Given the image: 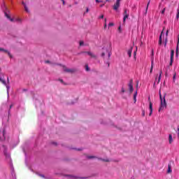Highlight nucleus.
<instances>
[{
    "label": "nucleus",
    "mask_w": 179,
    "mask_h": 179,
    "mask_svg": "<svg viewBox=\"0 0 179 179\" xmlns=\"http://www.w3.org/2000/svg\"><path fill=\"white\" fill-rule=\"evenodd\" d=\"M159 99H160V106L159 108V112L162 111L166 107H167V103H166V98L164 96V98L162 97V92L159 91Z\"/></svg>",
    "instance_id": "f257e3e1"
},
{
    "label": "nucleus",
    "mask_w": 179,
    "mask_h": 179,
    "mask_svg": "<svg viewBox=\"0 0 179 179\" xmlns=\"http://www.w3.org/2000/svg\"><path fill=\"white\" fill-rule=\"evenodd\" d=\"M1 76H3V73H2V69L0 68V82H1V83H3V85L6 86L7 93H9V86L8 85H6V81L4 80L3 79H2V78H1Z\"/></svg>",
    "instance_id": "f03ea898"
},
{
    "label": "nucleus",
    "mask_w": 179,
    "mask_h": 179,
    "mask_svg": "<svg viewBox=\"0 0 179 179\" xmlns=\"http://www.w3.org/2000/svg\"><path fill=\"white\" fill-rule=\"evenodd\" d=\"M5 16L7 17V19H9L10 22H18L19 23H21L22 19L20 18H10V16H9V14L5 13Z\"/></svg>",
    "instance_id": "7ed1b4c3"
},
{
    "label": "nucleus",
    "mask_w": 179,
    "mask_h": 179,
    "mask_svg": "<svg viewBox=\"0 0 179 179\" xmlns=\"http://www.w3.org/2000/svg\"><path fill=\"white\" fill-rule=\"evenodd\" d=\"M148 101L150 103L149 105V108H150V113L149 115H152V114H153V103H152V101H150V97H148Z\"/></svg>",
    "instance_id": "20e7f679"
},
{
    "label": "nucleus",
    "mask_w": 179,
    "mask_h": 179,
    "mask_svg": "<svg viewBox=\"0 0 179 179\" xmlns=\"http://www.w3.org/2000/svg\"><path fill=\"white\" fill-rule=\"evenodd\" d=\"M129 17V13H128V10L127 9L124 10V17H123V22L125 23V20Z\"/></svg>",
    "instance_id": "39448f33"
},
{
    "label": "nucleus",
    "mask_w": 179,
    "mask_h": 179,
    "mask_svg": "<svg viewBox=\"0 0 179 179\" xmlns=\"http://www.w3.org/2000/svg\"><path fill=\"white\" fill-rule=\"evenodd\" d=\"M111 50H112L111 43H109L107 45V50H106V52L108 53V58H110V57H111Z\"/></svg>",
    "instance_id": "423d86ee"
},
{
    "label": "nucleus",
    "mask_w": 179,
    "mask_h": 179,
    "mask_svg": "<svg viewBox=\"0 0 179 179\" xmlns=\"http://www.w3.org/2000/svg\"><path fill=\"white\" fill-rule=\"evenodd\" d=\"M121 2V0H116V3L113 6V9L115 10H118V8H120V3Z\"/></svg>",
    "instance_id": "0eeeda50"
},
{
    "label": "nucleus",
    "mask_w": 179,
    "mask_h": 179,
    "mask_svg": "<svg viewBox=\"0 0 179 179\" xmlns=\"http://www.w3.org/2000/svg\"><path fill=\"white\" fill-rule=\"evenodd\" d=\"M174 61V50H171V62H170V66H171V65H173V62Z\"/></svg>",
    "instance_id": "6e6552de"
},
{
    "label": "nucleus",
    "mask_w": 179,
    "mask_h": 179,
    "mask_svg": "<svg viewBox=\"0 0 179 179\" xmlns=\"http://www.w3.org/2000/svg\"><path fill=\"white\" fill-rule=\"evenodd\" d=\"M3 149L4 155L7 159H9V157H10V155L6 152V147L5 145H3Z\"/></svg>",
    "instance_id": "1a4fd4ad"
},
{
    "label": "nucleus",
    "mask_w": 179,
    "mask_h": 179,
    "mask_svg": "<svg viewBox=\"0 0 179 179\" xmlns=\"http://www.w3.org/2000/svg\"><path fill=\"white\" fill-rule=\"evenodd\" d=\"M129 89L130 91V93H132V92H134V85H132V80H131L129 83Z\"/></svg>",
    "instance_id": "9d476101"
},
{
    "label": "nucleus",
    "mask_w": 179,
    "mask_h": 179,
    "mask_svg": "<svg viewBox=\"0 0 179 179\" xmlns=\"http://www.w3.org/2000/svg\"><path fill=\"white\" fill-rule=\"evenodd\" d=\"M0 51L8 54V57H10V58H12V55H10V53L8 50H6L3 48H0Z\"/></svg>",
    "instance_id": "9b49d317"
},
{
    "label": "nucleus",
    "mask_w": 179,
    "mask_h": 179,
    "mask_svg": "<svg viewBox=\"0 0 179 179\" xmlns=\"http://www.w3.org/2000/svg\"><path fill=\"white\" fill-rule=\"evenodd\" d=\"M132 50H133V48L131 47L127 51V55H129V58H131L132 55Z\"/></svg>",
    "instance_id": "f8f14e48"
},
{
    "label": "nucleus",
    "mask_w": 179,
    "mask_h": 179,
    "mask_svg": "<svg viewBox=\"0 0 179 179\" xmlns=\"http://www.w3.org/2000/svg\"><path fill=\"white\" fill-rule=\"evenodd\" d=\"M174 141L173 140V135L169 134V142L170 143V145H171V143H173Z\"/></svg>",
    "instance_id": "ddd939ff"
},
{
    "label": "nucleus",
    "mask_w": 179,
    "mask_h": 179,
    "mask_svg": "<svg viewBox=\"0 0 179 179\" xmlns=\"http://www.w3.org/2000/svg\"><path fill=\"white\" fill-rule=\"evenodd\" d=\"M63 71H64V72H73V69H66L64 66H63Z\"/></svg>",
    "instance_id": "4468645a"
},
{
    "label": "nucleus",
    "mask_w": 179,
    "mask_h": 179,
    "mask_svg": "<svg viewBox=\"0 0 179 179\" xmlns=\"http://www.w3.org/2000/svg\"><path fill=\"white\" fill-rule=\"evenodd\" d=\"M22 5L24 6V10L27 11V13H29V8H27V6H26V3L24 2H22Z\"/></svg>",
    "instance_id": "2eb2a0df"
},
{
    "label": "nucleus",
    "mask_w": 179,
    "mask_h": 179,
    "mask_svg": "<svg viewBox=\"0 0 179 179\" xmlns=\"http://www.w3.org/2000/svg\"><path fill=\"white\" fill-rule=\"evenodd\" d=\"M87 54L90 55L92 58L96 57V55H94L92 52H87Z\"/></svg>",
    "instance_id": "dca6fc26"
},
{
    "label": "nucleus",
    "mask_w": 179,
    "mask_h": 179,
    "mask_svg": "<svg viewBox=\"0 0 179 179\" xmlns=\"http://www.w3.org/2000/svg\"><path fill=\"white\" fill-rule=\"evenodd\" d=\"M163 73V71H159V76L158 77V83L160 82V80L162 79V75Z\"/></svg>",
    "instance_id": "f3484780"
},
{
    "label": "nucleus",
    "mask_w": 179,
    "mask_h": 179,
    "mask_svg": "<svg viewBox=\"0 0 179 179\" xmlns=\"http://www.w3.org/2000/svg\"><path fill=\"white\" fill-rule=\"evenodd\" d=\"M162 36H163V31H162L161 35L159 36V45H162Z\"/></svg>",
    "instance_id": "a211bd4d"
},
{
    "label": "nucleus",
    "mask_w": 179,
    "mask_h": 179,
    "mask_svg": "<svg viewBox=\"0 0 179 179\" xmlns=\"http://www.w3.org/2000/svg\"><path fill=\"white\" fill-rule=\"evenodd\" d=\"M178 44H179V38L178 40V43L176 47V57H178Z\"/></svg>",
    "instance_id": "6ab92c4d"
},
{
    "label": "nucleus",
    "mask_w": 179,
    "mask_h": 179,
    "mask_svg": "<svg viewBox=\"0 0 179 179\" xmlns=\"http://www.w3.org/2000/svg\"><path fill=\"white\" fill-rule=\"evenodd\" d=\"M136 96H138V92H136L134 95V103H136Z\"/></svg>",
    "instance_id": "aec40b11"
},
{
    "label": "nucleus",
    "mask_w": 179,
    "mask_h": 179,
    "mask_svg": "<svg viewBox=\"0 0 179 179\" xmlns=\"http://www.w3.org/2000/svg\"><path fill=\"white\" fill-rule=\"evenodd\" d=\"M167 173H171V166H170V165L168 166Z\"/></svg>",
    "instance_id": "412c9836"
},
{
    "label": "nucleus",
    "mask_w": 179,
    "mask_h": 179,
    "mask_svg": "<svg viewBox=\"0 0 179 179\" xmlns=\"http://www.w3.org/2000/svg\"><path fill=\"white\" fill-rule=\"evenodd\" d=\"M152 72H153V62H152L151 69L150 71V73H152Z\"/></svg>",
    "instance_id": "4be33fe9"
},
{
    "label": "nucleus",
    "mask_w": 179,
    "mask_h": 179,
    "mask_svg": "<svg viewBox=\"0 0 179 179\" xmlns=\"http://www.w3.org/2000/svg\"><path fill=\"white\" fill-rule=\"evenodd\" d=\"M104 29H107V18H105Z\"/></svg>",
    "instance_id": "5701e85b"
},
{
    "label": "nucleus",
    "mask_w": 179,
    "mask_h": 179,
    "mask_svg": "<svg viewBox=\"0 0 179 179\" xmlns=\"http://www.w3.org/2000/svg\"><path fill=\"white\" fill-rule=\"evenodd\" d=\"M179 18V9L177 10L176 19Z\"/></svg>",
    "instance_id": "b1692460"
},
{
    "label": "nucleus",
    "mask_w": 179,
    "mask_h": 179,
    "mask_svg": "<svg viewBox=\"0 0 179 179\" xmlns=\"http://www.w3.org/2000/svg\"><path fill=\"white\" fill-rule=\"evenodd\" d=\"M150 3V1H148V4H147V7H146V12H148V9H149V4Z\"/></svg>",
    "instance_id": "393cba45"
},
{
    "label": "nucleus",
    "mask_w": 179,
    "mask_h": 179,
    "mask_svg": "<svg viewBox=\"0 0 179 179\" xmlns=\"http://www.w3.org/2000/svg\"><path fill=\"white\" fill-rule=\"evenodd\" d=\"M113 26H114V23L110 22V23L108 24V27H113Z\"/></svg>",
    "instance_id": "a878e982"
},
{
    "label": "nucleus",
    "mask_w": 179,
    "mask_h": 179,
    "mask_svg": "<svg viewBox=\"0 0 179 179\" xmlns=\"http://www.w3.org/2000/svg\"><path fill=\"white\" fill-rule=\"evenodd\" d=\"M176 76H177V73H175L173 74V80H176Z\"/></svg>",
    "instance_id": "bb28decb"
},
{
    "label": "nucleus",
    "mask_w": 179,
    "mask_h": 179,
    "mask_svg": "<svg viewBox=\"0 0 179 179\" xmlns=\"http://www.w3.org/2000/svg\"><path fill=\"white\" fill-rule=\"evenodd\" d=\"M164 12H166V8H164V9L162 10L161 13H162V15H164Z\"/></svg>",
    "instance_id": "cd10ccee"
},
{
    "label": "nucleus",
    "mask_w": 179,
    "mask_h": 179,
    "mask_svg": "<svg viewBox=\"0 0 179 179\" xmlns=\"http://www.w3.org/2000/svg\"><path fill=\"white\" fill-rule=\"evenodd\" d=\"M85 70L86 71H90V69H89V66L86 65L85 66Z\"/></svg>",
    "instance_id": "c85d7f7f"
},
{
    "label": "nucleus",
    "mask_w": 179,
    "mask_h": 179,
    "mask_svg": "<svg viewBox=\"0 0 179 179\" xmlns=\"http://www.w3.org/2000/svg\"><path fill=\"white\" fill-rule=\"evenodd\" d=\"M39 176L40 177H42V178H45V177L44 176V175H43V174H39Z\"/></svg>",
    "instance_id": "c756f323"
},
{
    "label": "nucleus",
    "mask_w": 179,
    "mask_h": 179,
    "mask_svg": "<svg viewBox=\"0 0 179 179\" xmlns=\"http://www.w3.org/2000/svg\"><path fill=\"white\" fill-rule=\"evenodd\" d=\"M83 44H84L83 41H80V46L83 45Z\"/></svg>",
    "instance_id": "7c9ffc66"
},
{
    "label": "nucleus",
    "mask_w": 179,
    "mask_h": 179,
    "mask_svg": "<svg viewBox=\"0 0 179 179\" xmlns=\"http://www.w3.org/2000/svg\"><path fill=\"white\" fill-rule=\"evenodd\" d=\"M178 138H179V126H178Z\"/></svg>",
    "instance_id": "2f4dec72"
},
{
    "label": "nucleus",
    "mask_w": 179,
    "mask_h": 179,
    "mask_svg": "<svg viewBox=\"0 0 179 179\" xmlns=\"http://www.w3.org/2000/svg\"><path fill=\"white\" fill-rule=\"evenodd\" d=\"M104 17V15H101L100 17H99V19H103Z\"/></svg>",
    "instance_id": "473e14b6"
},
{
    "label": "nucleus",
    "mask_w": 179,
    "mask_h": 179,
    "mask_svg": "<svg viewBox=\"0 0 179 179\" xmlns=\"http://www.w3.org/2000/svg\"><path fill=\"white\" fill-rule=\"evenodd\" d=\"M118 31H120V33H121V26L118 27Z\"/></svg>",
    "instance_id": "72a5a7b5"
},
{
    "label": "nucleus",
    "mask_w": 179,
    "mask_h": 179,
    "mask_svg": "<svg viewBox=\"0 0 179 179\" xmlns=\"http://www.w3.org/2000/svg\"><path fill=\"white\" fill-rule=\"evenodd\" d=\"M166 36H169V29H167V31H166Z\"/></svg>",
    "instance_id": "f704fd0d"
},
{
    "label": "nucleus",
    "mask_w": 179,
    "mask_h": 179,
    "mask_svg": "<svg viewBox=\"0 0 179 179\" xmlns=\"http://www.w3.org/2000/svg\"><path fill=\"white\" fill-rule=\"evenodd\" d=\"M142 115H143V117H145V110H143Z\"/></svg>",
    "instance_id": "c9c22d12"
},
{
    "label": "nucleus",
    "mask_w": 179,
    "mask_h": 179,
    "mask_svg": "<svg viewBox=\"0 0 179 179\" xmlns=\"http://www.w3.org/2000/svg\"><path fill=\"white\" fill-rule=\"evenodd\" d=\"M103 162H110V160L108 159H103Z\"/></svg>",
    "instance_id": "e433bc0d"
},
{
    "label": "nucleus",
    "mask_w": 179,
    "mask_h": 179,
    "mask_svg": "<svg viewBox=\"0 0 179 179\" xmlns=\"http://www.w3.org/2000/svg\"><path fill=\"white\" fill-rule=\"evenodd\" d=\"M125 92V90H124V88L122 89V93H124Z\"/></svg>",
    "instance_id": "4c0bfd02"
},
{
    "label": "nucleus",
    "mask_w": 179,
    "mask_h": 179,
    "mask_svg": "<svg viewBox=\"0 0 179 179\" xmlns=\"http://www.w3.org/2000/svg\"><path fill=\"white\" fill-rule=\"evenodd\" d=\"M3 136H5V130H3Z\"/></svg>",
    "instance_id": "58836bf2"
},
{
    "label": "nucleus",
    "mask_w": 179,
    "mask_h": 179,
    "mask_svg": "<svg viewBox=\"0 0 179 179\" xmlns=\"http://www.w3.org/2000/svg\"><path fill=\"white\" fill-rule=\"evenodd\" d=\"M96 1V2H103L102 1H99V0H95Z\"/></svg>",
    "instance_id": "ea45409f"
},
{
    "label": "nucleus",
    "mask_w": 179,
    "mask_h": 179,
    "mask_svg": "<svg viewBox=\"0 0 179 179\" xmlns=\"http://www.w3.org/2000/svg\"><path fill=\"white\" fill-rule=\"evenodd\" d=\"M88 12H89V8H87L86 13H87Z\"/></svg>",
    "instance_id": "a19ab883"
},
{
    "label": "nucleus",
    "mask_w": 179,
    "mask_h": 179,
    "mask_svg": "<svg viewBox=\"0 0 179 179\" xmlns=\"http://www.w3.org/2000/svg\"><path fill=\"white\" fill-rule=\"evenodd\" d=\"M62 1L63 2V5H65V1L64 0H62Z\"/></svg>",
    "instance_id": "79ce46f5"
},
{
    "label": "nucleus",
    "mask_w": 179,
    "mask_h": 179,
    "mask_svg": "<svg viewBox=\"0 0 179 179\" xmlns=\"http://www.w3.org/2000/svg\"><path fill=\"white\" fill-rule=\"evenodd\" d=\"M167 45V39L165 40V45Z\"/></svg>",
    "instance_id": "37998d69"
},
{
    "label": "nucleus",
    "mask_w": 179,
    "mask_h": 179,
    "mask_svg": "<svg viewBox=\"0 0 179 179\" xmlns=\"http://www.w3.org/2000/svg\"><path fill=\"white\" fill-rule=\"evenodd\" d=\"M104 55H106V54H105L104 52H103V53L101 54V56H102V57H104Z\"/></svg>",
    "instance_id": "c03bdc74"
},
{
    "label": "nucleus",
    "mask_w": 179,
    "mask_h": 179,
    "mask_svg": "<svg viewBox=\"0 0 179 179\" xmlns=\"http://www.w3.org/2000/svg\"><path fill=\"white\" fill-rule=\"evenodd\" d=\"M45 64H50V61H45Z\"/></svg>",
    "instance_id": "a18cd8bd"
},
{
    "label": "nucleus",
    "mask_w": 179,
    "mask_h": 179,
    "mask_svg": "<svg viewBox=\"0 0 179 179\" xmlns=\"http://www.w3.org/2000/svg\"><path fill=\"white\" fill-rule=\"evenodd\" d=\"M88 159H93V157H88Z\"/></svg>",
    "instance_id": "49530a36"
},
{
    "label": "nucleus",
    "mask_w": 179,
    "mask_h": 179,
    "mask_svg": "<svg viewBox=\"0 0 179 179\" xmlns=\"http://www.w3.org/2000/svg\"><path fill=\"white\" fill-rule=\"evenodd\" d=\"M8 83H9V78H7Z\"/></svg>",
    "instance_id": "de8ad7c7"
},
{
    "label": "nucleus",
    "mask_w": 179,
    "mask_h": 179,
    "mask_svg": "<svg viewBox=\"0 0 179 179\" xmlns=\"http://www.w3.org/2000/svg\"><path fill=\"white\" fill-rule=\"evenodd\" d=\"M10 108H12V105H11V106H10Z\"/></svg>",
    "instance_id": "09e8293b"
}]
</instances>
